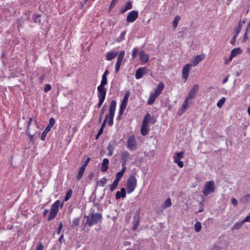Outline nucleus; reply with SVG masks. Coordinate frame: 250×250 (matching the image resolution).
<instances>
[{
	"mask_svg": "<svg viewBox=\"0 0 250 250\" xmlns=\"http://www.w3.org/2000/svg\"><path fill=\"white\" fill-rule=\"evenodd\" d=\"M102 218V214L99 213H91L88 216H84V219H86V224L89 227L98 223Z\"/></svg>",
	"mask_w": 250,
	"mask_h": 250,
	"instance_id": "nucleus-1",
	"label": "nucleus"
},
{
	"mask_svg": "<svg viewBox=\"0 0 250 250\" xmlns=\"http://www.w3.org/2000/svg\"><path fill=\"white\" fill-rule=\"evenodd\" d=\"M151 121L150 115L149 113L146 114L144 118L141 128V133L142 135L146 136L147 134Z\"/></svg>",
	"mask_w": 250,
	"mask_h": 250,
	"instance_id": "nucleus-2",
	"label": "nucleus"
},
{
	"mask_svg": "<svg viewBox=\"0 0 250 250\" xmlns=\"http://www.w3.org/2000/svg\"><path fill=\"white\" fill-rule=\"evenodd\" d=\"M137 186V179L134 175L130 176L127 180L126 189L128 193L132 192Z\"/></svg>",
	"mask_w": 250,
	"mask_h": 250,
	"instance_id": "nucleus-3",
	"label": "nucleus"
},
{
	"mask_svg": "<svg viewBox=\"0 0 250 250\" xmlns=\"http://www.w3.org/2000/svg\"><path fill=\"white\" fill-rule=\"evenodd\" d=\"M98 91V97L99 98V103L98 107H100L103 104L105 98L106 94V89L105 87H102L98 86L97 87Z\"/></svg>",
	"mask_w": 250,
	"mask_h": 250,
	"instance_id": "nucleus-4",
	"label": "nucleus"
},
{
	"mask_svg": "<svg viewBox=\"0 0 250 250\" xmlns=\"http://www.w3.org/2000/svg\"><path fill=\"white\" fill-rule=\"evenodd\" d=\"M215 188V185L213 181H207L205 184L203 193L204 195L207 196L214 192Z\"/></svg>",
	"mask_w": 250,
	"mask_h": 250,
	"instance_id": "nucleus-5",
	"label": "nucleus"
},
{
	"mask_svg": "<svg viewBox=\"0 0 250 250\" xmlns=\"http://www.w3.org/2000/svg\"><path fill=\"white\" fill-rule=\"evenodd\" d=\"M60 204V201L57 200L52 205L50 212L47 219L48 221L51 220L56 216L59 211Z\"/></svg>",
	"mask_w": 250,
	"mask_h": 250,
	"instance_id": "nucleus-6",
	"label": "nucleus"
},
{
	"mask_svg": "<svg viewBox=\"0 0 250 250\" xmlns=\"http://www.w3.org/2000/svg\"><path fill=\"white\" fill-rule=\"evenodd\" d=\"M125 55V51L124 50L121 51L119 53L117 61L115 66V71L118 72L120 70V66L123 65L125 62L124 57Z\"/></svg>",
	"mask_w": 250,
	"mask_h": 250,
	"instance_id": "nucleus-7",
	"label": "nucleus"
},
{
	"mask_svg": "<svg viewBox=\"0 0 250 250\" xmlns=\"http://www.w3.org/2000/svg\"><path fill=\"white\" fill-rule=\"evenodd\" d=\"M127 147L131 151L135 150L137 149L136 141L134 136H131L128 138Z\"/></svg>",
	"mask_w": 250,
	"mask_h": 250,
	"instance_id": "nucleus-8",
	"label": "nucleus"
},
{
	"mask_svg": "<svg viewBox=\"0 0 250 250\" xmlns=\"http://www.w3.org/2000/svg\"><path fill=\"white\" fill-rule=\"evenodd\" d=\"M184 153L183 152L177 153L173 158V161L175 163L181 168L184 167V164L180 160L184 157Z\"/></svg>",
	"mask_w": 250,
	"mask_h": 250,
	"instance_id": "nucleus-9",
	"label": "nucleus"
},
{
	"mask_svg": "<svg viewBox=\"0 0 250 250\" xmlns=\"http://www.w3.org/2000/svg\"><path fill=\"white\" fill-rule=\"evenodd\" d=\"M191 67L192 66L190 63H187L183 68L182 71V78L185 80V81H186L188 77L189 73Z\"/></svg>",
	"mask_w": 250,
	"mask_h": 250,
	"instance_id": "nucleus-10",
	"label": "nucleus"
},
{
	"mask_svg": "<svg viewBox=\"0 0 250 250\" xmlns=\"http://www.w3.org/2000/svg\"><path fill=\"white\" fill-rule=\"evenodd\" d=\"M138 17V12L137 11L133 10L130 12L127 17H126V21L128 22L131 23L133 22L136 21V20Z\"/></svg>",
	"mask_w": 250,
	"mask_h": 250,
	"instance_id": "nucleus-11",
	"label": "nucleus"
},
{
	"mask_svg": "<svg viewBox=\"0 0 250 250\" xmlns=\"http://www.w3.org/2000/svg\"><path fill=\"white\" fill-rule=\"evenodd\" d=\"M205 57V55L203 54L194 56L191 60L190 65L193 67L196 66Z\"/></svg>",
	"mask_w": 250,
	"mask_h": 250,
	"instance_id": "nucleus-12",
	"label": "nucleus"
},
{
	"mask_svg": "<svg viewBox=\"0 0 250 250\" xmlns=\"http://www.w3.org/2000/svg\"><path fill=\"white\" fill-rule=\"evenodd\" d=\"M139 57L142 64H144L148 62L149 59V55L146 53L143 50H141L139 53Z\"/></svg>",
	"mask_w": 250,
	"mask_h": 250,
	"instance_id": "nucleus-13",
	"label": "nucleus"
},
{
	"mask_svg": "<svg viewBox=\"0 0 250 250\" xmlns=\"http://www.w3.org/2000/svg\"><path fill=\"white\" fill-rule=\"evenodd\" d=\"M147 73V70L146 67H142L138 68L135 74V78L136 79H140L142 78L144 75Z\"/></svg>",
	"mask_w": 250,
	"mask_h": 250,
	"instance_id": "nucleus-14",
	"label": "nucleus"
},
{
	"mask_svg": "<svg viewBox=\"0 0 250 250\" xmlns=\"http://www.w3.org/2000/svg\"><path fill=\"white\" fill-rule=\"evenodd\" d=\"M199 85L197 84H195L190 89L189 93L187 96V98L191 99L194 98L197 92L199 89Z\"/></svg>",
	"mask_w": 250,
	"mask_h": 250,
	"instance_id": "nucleus-15",
	"label": "nucleus"
},
{
	"mask_svg": "<svg viewBox=\"0 0 250 250\" xmlns=\"http://www.w3.org/2000/svg\"><path fill=\"white\" fill-rule=\"evenodd\" d=\"M130 154L127 151H123L121 154V158L122 160V167H126V163L128 160Z\"/></svg>",
	"mask_w": 250,
	"mask_h": 250,
	"instance_id": "nucleus-16",
	"label": "nucleus"
},
{
	"mask_svg": "<svg viewBox=\"0 0 250 250\" xmlns=\"http://www.w3.org/2000/svg\"><path fill=\"white\" fill-rule=\"evenodd\" d=\"M116 106V102L113 100L111 102L109 108V114L106 116V118H108V116L114 117L115 111Z\"/></svg>",
	"mask_w": 250,
	"mask_h": 250,
	"instance_id": "nucleus-17",
	"label": "nucleus"
},
{
	"mask_svg": "<svg viewBox=\"0 0 250 250\" xmlns=\"http://www.w3.org/2000/svg\"><path fill=\"white\" fill-rule=\"evenodd\" d=\"M241 52L242 50L239 47L235 48L232 49L231 51V54L229 58V61H231L234 57L241 54Z\"/></svg>",
	"mask_w": 250,
	"mask_h": 250,
	"instance_id": "nucleus-18",
	"label": "nucleus"
},
{
	"mask_svg": "<svg viewBox=\"0 0 250 250\" xmlns=\"http://www.w3.org/2000/svg\"><path fill=\"white\" fill-rule=\"evenodd\" d=\"M132 8V4L131 1H128L126 3L125 5L123 6L120 10L121 13H124L127 10L131 9Z\"/></svg>",
	"mask_w": 250,
	"mask_h": 250,
	"instance_id": "nucleus-19",
	"label": "nucleus"
},
{
	"mask_svg": "<svg viewBox=\"0 0 250 250\" xmlns=\"http://www.w3.org/2000/svg\"><path fill=\"white\" fill-rule=\"evenodd\" d=\"M116 199H119L121 198H125L126 196V192L125 188H121V191H118L116 193Z\"/></svg>",
	"mask_w": 250,
	"mask_h": 250,
	"instance_id": "nucleus-20",
	"label": "nucleus"
},
{
	"mask_svg": "<svg viewBox=\"0 0 250 250\" xmlns=\"http://www.w3.org/2000/svg\"><path fill=\"white\" fill-rule=\"evenodd\" d=\"M118 54V52L115 51L108 52L106 55V59L108 61H111L115 58Z\"/></svg>",
	"mask_w": 250,
	"mask_h": 250,
	"instance_id": "nucleus-21",
	"label": "nucleus"
},
{
	"mask_svg": "<svg viewBox=\"0 0 250 250\" xmlns=\"http://www.w3.org/2000/svg\"><path fill=\"white\" fill-rule=\"evenodd\" d=\"M126 170V167H122V170L116 173V178L114 181L119 182L120 179L124 174L125 171Z\"/></svg>",
	"mask_w": 250,
	"mask_h": 250,
	"instance_id": "nucleus-22",
	"label": "nucleus"
},
{
	"mask_svg": "<svg viewBox=\"0 0 250 250\" xmlns=\"http://www.w3.org/2000/svg\"><path fill=\"white\" fill-rule=\"evenodd\" d=\"M164 87L165 86L164 83L162 82H160L157 88L155 90L154 93L157 96H159L163 90Z\"/></svg>",
	"mask_w": 250,
	"mask_h": 250,
	"instance_id": "nucleus-23",
	"label": "nucleus"
},
{
	"mask_svg": "<svg viewBox=\"0 0 250 250\" xmlns=\"http://www.w3.org/2000/svg\"><path fill=\"white\" fill-rule=\"evenodd\" d=\"M114 145L115 142L111 141L109 142L108 145L107 149L108 150V155L109 156H111L113 154V151L114 150Z\"/></svg>",
	"mask_w": 250,
	"mask_h": 250,
	"instance_id": "nucleus-24",
	"label": "nucleus"
},
{
	"mask_svg": "<svg viewBox=\"0 0 250 250\" xmlns=\"http://www.w3.org/2000/svg\"><path fill=\"white\" fill-rule=\"evenodd\" d=\"M189 100H190V99L187 97L185 99V101L184 102V103L182 104L181 109H180V110L179 111L180 114L183 113L186 110V109L188 107Z\"/></svg>",
	"mask_w": 250,
	"mask_h": 250,
	"instance_id": "nucleus-25",
	"label": "nucleus"
},
{
	"mask_svg": "<svg viewBox=\"0 0 250 250\" xmlns=\"http://www.w3.org/2000/svg\"><path fill=\"white\" fill-rule=\"evenodd\" d=\"M108 163H109V160L108 159L104 158L103 159V161L102 163V168H101L102 171L105 172L107 170V169L108 168Z\"/></svg>",
	"mask_w": 250,
	"mask_h": 250,
	"instance_id": "nucleus-26",
	"label": "nucleus"
},
{
	"mask_svg": "<svg viewBox=\"0 0 250 250\" xmlns=\"http://www.w3.org/2000/svg\"><path fill=\"white\" fill-rule=\"evenodd\" d=\"M158 97V96L154 93L151 94L147 101V104L149 105H151L153 104Z\"/></svg>",
	"mask_w": 250,
	"mask_h": 250,
	"instance_id": "nucleus-27",
	"label": "nucleus"
},
{
	"mask_svg": "<svg viewBox=\"0 0 250 250\" xmlns=\"http://www.w3.org/2000/svg\"><path fill=\"white\" fill-rule=\"evenodd\" d=\"M127 104V102L122 101L121 105H120V110H119L120 114L121 115L124 113V112L126 107Z\"/></svg>",
	"mask_w": 250,
	"mask_h": 250,
	"instance_id": "nucleus-28",
	"label": "nucleus"
},
{
	"mask_svg": "<svg viewBox=\"0 0 250 250\" xmlns=\"http://www.w3.org/2000/svg\"><path fill=\"white\" fill-rule=\"evenodd\" d=\"M244 224V223L242 221L240 222H236L234 224V225L232 226L231 229L232 230H236V229H240L243 225Z\"/></svg>",
	"mask_w": 250,
	"mask_h": 250,
	"instance_id": "nucleus-29",
	"label": "nucleus"
},
{
	"mask_svg": "<svg viewBox=\"0 0 250 250\" xmlns=\"http://www.w3.org/2000/svg\"><path fill=\"white\" fill-rule=\"evenodd\" d=\"M181 17L179 15H177L175 17L174 19L172 22V26L174 28H176L178 24L179 21L180 20Z\"/></svg>",
	"mask_w": 250,
	"mask_h": 250,
	"instance_id": "nucleus-30",
	"label": "nucleus"
},
{
	"mask_svg": "<svg viewBox=\"0 0 250 250\" xmlns=\"http://www.w3.org/2000/svg\"><path fill=\"white\" fill-rule=\"evenodd\" d=\"M171 205V200L169 198H168L166 200V201L163 204L162 208H167L170 207Z\"/></svg>",
	"mask_w": 250,
	"mask_h": 250,
	"instance_id": "nucleus-31",
	"label": "nucleus"
},
{
	"mask_svg": "<svg viewBox=\"0 0 250 250\" xmlns=\"http://www.w3.org/2000/svg\"><path fill=\"white\" fill-rule=\"evenodd\" d=\"M51 129L49 127H46L42 133L41 139L44 141L45 139L47 134L50 131Z\"/></svg>",
	"mask_w": 250,
	"mask_h": 250,
	"instance_id": "nucleus-32",
	"label": "nucleus"
},
{
	"mask_svg": "<svg viewBox=\"0 0 250 250\" xmlns=\"http://www.w3.org/2000/svg\"><path fill=\"white\" fill-rule=\"evenodd\" d=\"M107 179L105 177L103 178L97 182V185L100 187H103L106 183Z\"/></svg>",
	"mask_w": 250,
	"mask_h": 250,
	"instance_id": "nucleus-33",
	"label": "nucleus"
},
{
	"mask_svg": "<svg viewBox=\"0 0 250 250\" xmlns=\"http://www.w3.org/2000/svg\"><path fill=\"white\" fill-rule=\"evenodd\" d=\"M85 169L84 168H83L81 167L80 168V169L78 172V174L77 175V179L78 180H79L82 178V177H83V174L84 173Z\"/></svg>",
	"mask_w": 250,
	"mask_h": 250,
	"instance_id": "nucleus-34",
	"label": "nucleus"
},
{
	"mask_svg": "<svg viewBox=\"0 0 250 250\" xmlns=\"http://www.w3.org/2000/svg\"><path fill=\"white\" fill-rule=\"evenodd\" d=\"M118 184L119 183L118 182L114 181L112 184L109 185V187L110 188V191L112 192L115 190L117 188Z\"/></svg>",
	"mask_w": 250,
	"mask_h": 250,
	"instance_id": "nucleus-35",
	"label": "nucleus"
},
{
	"mask_svg": "<svg viewBox=\"0 0 250 250\" xmlns=\"http://www.w3.org/2000/svg\"><path fill=\"white\" fill-rule=\"evenodd\" d=\"M107 77L104 76H102V81L101 82L100 84L99 85V86L104 87V86L107 84Z\"/></svg>",
	"mask_w": 250,
	"mask_h": 250,
	"instance_id": "nucleus-36",
	"label": "nucleus"
},
{
	"mask_svg": "<svg viewBox=\"0 0 250 250\" xmlns=\"http://www.w3.org/2000/svg\"><path fill=\"white\" fill-rule=\"evenodd\" d=\"M202 228L201 223L199 222H197L194 225L195 230L198 232H199Z\"/></svg>",
	"mask_w": 250,
	"mask_h": 250,
	"instance_id": "nucleus-37",
	"label": "nucleus"
},
{
	"mask_svg": "<svg viewBox=\"0 0 250 250\" xmlns=\"http://www.w3.org/2000/svg\"><path fill=\"white\" fill-rule=\"evenodd\" d=\"M226 99L224 97H222L217 103V106L219 108H221L224 103H225Z\"/></svg>",
	"mask_w": 250,
	"mask_h": 250,
	"instance_id": "nucleus-38",
	"label": "nucleus"
},
{
	"mask_svg": "<svg viewBox=\"0 0 250 250\" xmlns=\"http://www.w3.org/2000/svg\"><path fill=\"white\" fill-rule=\"evenodd\" d=\"M55 123V120L53 118H51L49 121V125L47 127H49L51 129V127L54 125Z\"/></svg>",
	"mask_w": 250,
	"mask_h": 250,
	"instance_id": "nucleus-39",
	"label": "nucleus"
},
{
	"mask_svg": "<svg viewBox=\"0 0 250 250\" xmlns=\"http://www.w3.org/2000/svg\"><path fill=\"white\" fill-rule=\"evenodd\" d=\"M72 194V190L71 189H70L67 192V193L64 199V201H68L71 198Z\"/></svg>",
	"mask_w": 250,
	"mask_h": 250,
	"instance_id": "nucleus-40",
	"label": "nucleus"
},
{
	"mask_svg": "<svg viewBox=\"0 0 250 250\" xmlns=\"http://www.w3.org/2000/svg\"><path fill=\"white\" fill-rule=\"evenodd\" d=\"M241 25L240 23H239L238 27H237L234 30V36H236V37H237V36H238L239 33L241 31Z\"/></svg>",
	"mask_w": 250,
	"mask_h": 250,
	"instance_id": "nucleus-41",
	"label": "nucleus"
},
{
	"mask_svg": "<svg viewBox=\"0 0 250 250\" xmlns=\"http://www.w3.org/2000/svg\"><path fill=\"white\" fill-rule=\"evenodd\" d=\"M138 52V49L137 48H134L132 51V59H135L137 55Z\"/></svg>",
	"mask_w": 250,
	"mask_h": 250,
	"instance_id": "nucleus-42",
	"label": "nucleus"
},
{
	"mask_svg": "<svg viewBox=\"0 0 250 250\" xmlns=\"http://www.w3.org/2000/svg\"><path fill=\"white\" fill-rule=\"evenodd\" d=\"M62 227H63L62 223V222H60V224H59V227H58V228L57 229V233L58 234H60L61 233L62 229Z\"/></svg>",
	"mask_w": 250,
	"mask_h": 250,
	"instance_id": "nucleus-43",
	"label": "nucleus"
},
{
	"mask_svg": "<svg viewBox=\"0 0 250 250\" xmlns=\"http://www.w3.org/2000/svg\"><path fill=\"white\" fill-rule=\"evenodd\" d=\"M113 118H114V117H111V116H108V118H106V119H108V124L109 126L112 125L113 123Z\"/></svg>",
	"mask_w": 250,
	"mask_h": 250,
	"instance_id": "nucleus-44",
	"label": "nucleus"
},
{
	"mask_svg": "<svg viewBox=\"0 0 250 250\" xmlns=\"http://www.w3.org/2000/svg\"><path fill=\"white\" fill-rule=\"evenodd\" d=\"M242 201L243 202H248L250 201V194H248L245 195L242 198Z\"/></svg>",
	"mask_w": 250,
	"mask_h": 250,
	"instance_id": "nucleus-45",
	"label": "nucleus"
},
{
	"mask_svg": "<svg viewBox=\"0 0 250 250\" xmlns=\"http://www.w3.org/2000/svg\"><path fill=\"white\" fill-rule=\"evenodd\" d=\"M79 222H80V221H79V218H75L72 222L73 226H78L79 224Z\"/></svg>",
	"mask_w": 250,
	"mask_h": 250,
	"instance_id": "nucleus-46",
	"label": "nucleus"
},
{
	"mask_svg": "<svg viewBox=\"0 0 250 250\" xmlns=\"http://www.w3.org/2000/svg\"><path fill=\"white\" fill-rule=\"evenodd\" d=\"M41 16L40 15H38L37 16H36L35 17H34V21L35 22H36V23H40L41 22Z\"/></svg>",
	"mask_w": 250,
	"mask_h": 250,
	"instance_id": "nucleus-47",
	"label": "nucleus"
},
{
	"mask_svg": "<svg viewBox=\"0 0 250 250\" xmlns=\"http://www.w3.org/2000/svg\"><path fill=\"white\" fill-rule=\"evenodd\" d=\"M51 86L49 84H47L45 85L44 88V91L45 92H47L51 90Z\"/></svg>",
	"mask_w": 250,
	"mask_h": 250,
	"instance_id": "nucleus-48",
	"label": "nucleus"
},
{
	"mask_svg": "<svg viewBox=\"0 0 250 250\" xmlns=\"http://www.w3.org/2000/svg\"><path fill=\"white\" fill-rule=\"evenodd\" d=\"M90 160V158H89V157L87 158L86 159V160H85V161L84 163L83 164V165L82 166V167H83V168H84L85 169L86 167L87 166L88 164L89 163Z\"/></svg>",
	"mask_w": 250,
	"mask_h": 250,
	"instance_id": "nucleus-49",
	"label": "nucleus"
},
{
	"mask_svg": "<svg viewBox=\"0 0 250 250\" xmlns=\"http://www.w3.org/2000/svg\"><path fill=\"white\" fill-rule=\"evenodd\" d=\"M43 246L42 243H40L36 249V250H43Z\"/></svg>",
	"mask_w": 250,
	"mask_h": 250,
	"instance_id": "nucleus-50",
	"label": "nucleus"
},
{
	"mask_svg": "<svg viewBox=\"0 0 250 250\" xmlns=\"http://www.w3.org/2000/svg\"><path fill=\"white\" fill-rule=\"evenodd\" d=\"M231 203L234 205V206H237V200H236V199L234 198H232L231 200Z\"/></svg>",
	"mask_w": 250,
	"mask_h": 250,
	"instance_id": "nucleus-51",
	"label": "nucleus"
},
{
	"mask_svg": "<svg viewBox=\"0 0 250 250\" xmlns=\"http://www.w3.org/2000/svg\"><path fill=\"white\" fill-rule=\"evenodd\" d=\"M236 38H237V37H236V36H234V37L230 40V43L233 45H234V44L236 42Z\"/></svg>",
	"mask_w": 250,
	"mask_h": 250,
	"instance_id": "nucleus-52",
	"label": "nucleus"
},
{
	"mask_svg": "<svg viewBox=\"0 0 250 250\" xmlns=\"http://www.w3.org/2000/svg\"><path fill=\"white\" fill-rule=\"evenodd\" d=\"M129 93H126L125 95L124 96V99L123 101L128 102V98H129Z\"/></svg>",
	"mask_w": 250,
	"mask_h": 250,
	"instance_id": "nucleus-53",
	"label": "nucleus"
},
{
	"mask_svg": "<svg viewBox=\"0 0 250 250\" xmlns=\"http://www.w3.org/2000/svg\"><path fill=\"white\" fill-rule=\"evenodd\" d=\"M247 33H248V32H247V31H246L244 35L243 40L244 42H246V40L248 39V37L247 36Z\"/></svg>",
	"mask_w": 250,
	"mask_h": 250,
	"instance_id": "nucleus-54",
	"label": "nucleus"
},
{
	"mask_svg": "<svg viewBox=\"0 0 250 250\" xmlns=\"http://www.w3.org/2000/svg\"><path fill=\"white\" fill-rule=\"evenodd\" d=\"M103 127H101L98 132V134H97V137L101 135L102 133H103Z\"/></svg>",
	"mask_w": 250,
	"mask_h": 250,
	"instance_id": "nucleus-55",
	"label": "nucleus"
},
{
	"mask_svg": "<svg viewBox=\"0 0 250 250\" xmlns=\"http://www.w3.org/2000/svg\"><path fill=\"white\" fill-rule=\"evenodd\" d=\"M33 121L34 123L35 124V125H36L37 123H36V121L34 120H33V119L32 118H30V121H29V124H28V126L30 125L32 123V122ZM29 129V127H28V129Z\"/></svg>",
	"mask_w": 250,
	"mask_h": 250,
	"instance_id": "nucleus-56",
	"label": "nucleus"
},
{
	"mask_svg": "<svg viewBox=\"0 0 250 250\" xmlns=\"http://www.w3.org/2000/svg\"><path fill=\"white\" fill-rule=\"evenodd\" d=\"M125 32L124 31L122 32L120 35V38L121 39V40L124 38L125 36Z\"/></svg>",
	"mask_w": 250,
	"mask_h": 250,
	"instance_id": "nucleus-57",
	"label": "nucleus"
},
{
	"mask_svg": "<svg viewBox=\"0 0 250 250\" xmlns=\"http://www.w3.org/2000/svg\"><path fill=\"white\" fill-rule=\"evenodd\" d=\"M108 70L107 69H106L102 76H104L105 77H107V76L108 75Z\"/></svg>",
	"mask_w": 250,
	"mask_h": 250,
	"instance_id": "nucleus-58",
	"label": "nucleus"
},
{
	"mask_svg": "<svg viewBox=\"0 0 250 250\" xmlns=\"http://www.w3.org/2000/svg\"><path fill=\"white\" fill-rule=\"evenodd\" d=\"M139 219H138L134 223V225H136V226H138L139 225Z\"/></svg>",
	"mask_w": 250,
	"mask_h": 250,
	"instance_id": "nucleus-59",
	"label": "nucleus"
},
{
	"mask_svg": "<svg viewBox=\"0 0 250 250\" xmlns=\"http://www.w3.org/2000/svg\"><path fill=\"white\" fill-rule=\"evenodd\" d=\"M250 22L249 23V24L247 26V29H246L247 32H248L249 30H250Z\"/></svg>",
	"mask_w": 250,
	"mask_h": 250,
	"instance_id": "nucleus-60",
	"label": "nucleus"
},
{
	"mask_svg": "<svg viewBox=\"0 0 250 250\" xmlns=\"http://www.w3.org/2000/svg\"><path fill=\"white\" fill-rule=\"evenodd\" d=\"M48 212L49 210L48 209H45L43 211V215H45Z\"/></svg>",
	"mask_w": 250,
	"mask_h": 250,
	"instance_id": "nucleus-61",
	"label": "nucleus"
},
{
	"mask_svg": "<svg viewBox=\"0 0 250 250\" xmlns=\"http://www.w3.org/2000/svg\"><path fill=\"white\" fill-rule=\"evenodd\" d=\"M210 250H220L219 248L217 247H215L212 248Z\"/></svg>",
	"mask_w": 250,
	"mask_h": 250,
	"instance_id": "nucleus-62",
	"label": "nucleus"
},
{
	"mask_svg": "<svg viewBox=\"0 0 250 250\" xmlns=\"http://www.w3.org/2000/svg\"><path fill=\"white\" fill-rule=\"evenodd\" d=\"M63 234H62V235L61 236V237H60V238H59V241L60 242H62V238H63Z\"/></svg>",
	"mask_w": 250,
	"mask_h": 250,
	"instance_id": "nucleus-63",
	"label": "nucleus"
},
{
	"mask_svg": "<svg viewBox=\"0 0 250 250\" xmlns=\"http://www.w3.org/2000/svg\"><path fill=\"white\" fill-rule=\"evenodd\" d=\"M248 112L249 116H250V106L249 107V108L248 109Z\"/></svg>",
	"mask_w": 250,
	"mask_h": 250,
	"instance_id": "nucleus-64",
	"label": "nucleus"
}]
</instances>
